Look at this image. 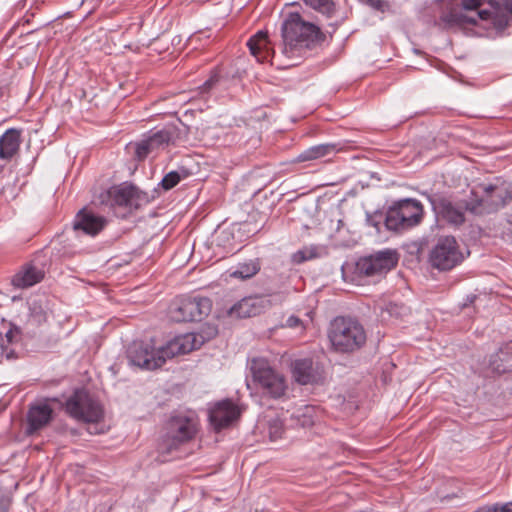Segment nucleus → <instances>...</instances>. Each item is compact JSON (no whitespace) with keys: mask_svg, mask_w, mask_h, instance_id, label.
I'll use <instances>...</instances> for the list:
<instances>
[{"mask_svg":"<svg viewBox=\"0 0 512 512\" xmlns=\"http://www.w3.org/2000/svg\"><path fill=\"white\" fill-rule=\"evenodd\" d=\"M43 277V270L33 265H27L13 276L12 285L17 288H28L39 283Z\"/></svg>","mask_w":512,"mask_h":512,"instance_id":"4be33fe9","label":"nucleus"},{"mask_svg":"<svg viewBox=\"0 0 512 512\" xmlns=\"http://www.w3.org/2000/svg\"><path fill=\"white\" fill-rule=\"evenodd\" d=\"M507 9L512 13V0L506 1Z\"/></svg>","mask_w":512,"mask_h":512,"instance_id":"a18cd8bd","label":"nucleus"},{"mask_svg":"<svg viewBox=\"0 0 512 512\" xmlns=\"http://www.w3.org/2000/svg\"><path fill=\"white\" fill-rule=\"evenodd\" d=\"M346 18H347V16L340 17V19L336 21L335 25L337 26V25L341 24Z\"/></svg>","mask_w":512,"mask_h":512,"instance_id":"49530a36","label":"nucleus"},{"mask_svg":"<svg viewBox=\"0 0 512 512\" xmlns=\"http://www.w3.org/2000/svg\"><path fill=\"white\" fill-rule=\"evenodd\" d=\"M425 195L438 218L456 226L461 225L464 222L465 217L461 207L454 205L444 197L438 195Z\"/></svg>","mask_w":512,"mask_h":512,"instance_id":"f8f14e48","label":"nucleus"},{"mask_svg":"<svg viewBox=\"0 0 512 512\" xmlns=\"http://www.w3.org/2000/svg\"><path fill=\"white\" fill-rule=\"evenodd\" d=\"M484 3V0H462L461 6L467 12H475Z\"/></svg>","mask_w":512,"mask_h":512,"instance_id":"58836bf2","label":"nucleus"},{"mask_svg":"<svg viewBox=\"0 0 512 512\" xmlns=\"http://www.w3.org/2000/svg\"><path fill=\"white\" fill-rule=\"evenodd\" d=\"M166 430L161 448L169 452L178 445L191 440L197 431V427L195 420L177 416L168 422Z\"/></svg>","mask_w":512,"mask_h":512,"instance_id":"9d476101","label":"nucleus"},{"mask_svg":"<svg viewBox=\"0 0 512 512\" xmlns=\"http://www.w3.org/2000/svg\"><path fill=\"white\" fill-rule=\"evenodd\" d=\"M338 151L337 146L332 143L312 146L297 156L298 162L312 161L328 157Z\"/></svg>","mask_w":512,"mask_h":512,"instance_id":"393cba45","label":"nucleus"},{"mask_svg":"<svg viewBox=\"0 0 512 512\" xmlns=\"http://www.w3.org/2000/svg\"><path fill=\"white\" fill-rule=\"evenodd\" d=\"M282 53L287 58L300 56L303 49H310L324 40V35L315 24L305 21L299 13H289L281 27Z\"/></svg>","mask_w":512,"mask_h":512,"instance_id":"f03ea898","label":"nucleus"},{"mask_svg":"<svg viewBox=\"0 0 512 512\" xmlns=\"http://www.w3.org/2000/svg\"><path fill=\"white\" fill-rule=\"evenodd\" d=\"M153 152L168 146L173 141V133L170 130H160L145 139Z\"/></svg>","mask_w":512,"mask_h":512,"instance_id":"bb28decb","label":"nucleus"},{"mask_svg":"<svg viewBox=\"0 0 512 512\" xmlns=\"http://www.w3.org/2000/svg\"><path fill=\"white\" fill-rule=\"evenodd\" d=\"M474 512H497V510H496V507L494 504V505H487V506L480 507L477 510H475Z\"/></svg>","mask_w":512,"mask_h":512,"instance_id":"37998d69","label":"nucleus"},{"mask_svg":"<svg viewBox=\"0 0 512 512\" xmlns=\"http://www.w3.org/2000/svg\"><path fill=\"white\" fill-rule=\"evenodd\" d=\"M209 329V335H214L216 333L214 328H208Z\"/></svg>","mask_w":512,"mask_h":512,"instance_id":"de8ad7c7","label":"nucleus"},{"mask_svg":"<svg viewBox=\"0 0 512 512\" xmlns=\"http://www.w3.org/2000/svg\"><path fill=\"white\" fill-rule=\"evenodd\" d=\"M66 412L84 422H98L103 416L101 405L83 389L76 390L66 401Z\"/></svg>","mask_w":512,"mask_h":512,"instance_id":"6e6552de","label":"nucleus"},{"mask_svg":"<svg viewBox=\"0 0 512 512\" xmlns=\"http://www.w3.org/2000/svg\"><path fill=\"white\" fill-rule=\"evenodd\" d=\"M269 307V301L265 297H246L229 309V315L236 318L254 317Z\"/></svg>","mask_w":512,"mask_h":512,"instance_id":"4468645a","label":"nucleus"},{"mask_svg":"<svg viewBox=\"0 0 512 512\" xmlns=\"http://www.w3.org/2000/svg\"><path fill=\"white\" fill-rule=\"evenodd\" d=\"M491 17V12L488 10L476 11L473 15L467 11L452 9L441 17V21L445 27H467L476 25L479 20H487Z\"/></svg>","mask_w":512,"mask_h":512,"instance_id":"ddd939ff","label":"nucleus"},{"mask_svg":"<svg viewBox=\"0 0 512 512\" xmlns=\"http://www.w3.org/2000/svg\"><path fill=\"white\" fill-rule=\"evenodd\" d=\"M490 367L493 372L505 373L512 369V351L510 348H501L490 358Z\"/></svg>","mask_w":512,"mask_h":512,"instance_id":"a878e982","label":"nucleus"},{"mask_svg":"<svg viewBox=\"0 0 512 512\" xmlns=\"http://www.w3.org/2000/svg\"><path fill=\"white\" fill-rule=\"evenodd\" d=\"M367 223L371 226H374V227H377V224L376 222L373 221L372 217L371 216H368L367 217Z\"/></svg>","mask_w":512,"mask_h":512,"instance_id":"c03bdc74","label":"nucleus"},{"mask_svg":"<svg viewBox=\"0 0 512 512\" xmlns=\"http://www.w3.org/2000/svg\"><path fill=\"white\" fill-rule=\"evenodd\" d=\"M9 505V498L0 493V512H7L9 509Z\"/></svg>","mask_w":512,"mask_h":512,"instance_id":"ea45409f","label":"nucleus"},{"mask_svg":"<svg viewBox=\"0 0 512 512\" xmlns=\"http://www.w3.org/2000/svg\"><path fill=\"white\" fill-rule=\"evenodd\" d=\"M259 269L260 267L257 262L250 261L248 263H243L239 265V267L231 273V276L234 278L245 280L257 274Z\"/></svg>","mask_w":512,"mask_h":512,"instance_id":"2f4dec72","label":"nucleus"},{"mask_svg":"<svg viewBox=\"0 0 512 512\" xmlns=\"http://www.w3.org/2000/svg\"><path fill=\"white\" fill-rule=\"evenodd\" d=\"M385 225L387 229L393 231H401L408 229V227H406L405 221L402 218L401 213L399 212L395 204L387 212L385 218Z\"/></svg>","mask_w":512,"mask_h":512,"instance_id":"c85d7f7f","label":"nucleus"},{"mask_svg":"<svg viewBox=\"0 0 512 512\" xmlns=\"http://www.w3.org/2000/svg\"><path fill=\"white\" fill-rule=\"evenodd\" d=\"M204 342L205 337L201 333L176 336L157 349L152 341H133L128 346L127 359L133 366L153 370L161 367L169 358L200 348Z\"/></svg>","mask_w":512,"mask_h":512,"instance_id":"f257e3e1","label":"nucleus"},{"mask_svg":"<svg viewBox=\"0 0 512 512\" xmlns=\"http://www.w3.org/2000/svg\"><path fill=\"white\" fill-rule=\"evenodd\" d=\"M106 220L85 209L81 210L75 217L73 227L75 230H82L87 235L98 234L105 226Z\"/></svg>","mask_w":512,"mask_h":512,"instance_id":"f3484780","label":"nucleus"},{"mask_svg":"<svg viewBox=\"0 0 512 512\" xmlns=\"http://www.w3.org/2000/svg\"><path fill=\"white\" fill-rule=\"evenodd\" d=\"M30 321L41 324L47 320V309L42 300H33L29 303Z\"/></svg>","mask_w":512,"mask_h":512,"instance_id":"7c9ffc66","label":"nucleus"},{"mask_svg":"<svg viewBox=\"0 0 512 512\" xmlns=\"http://www.w3.org/2000/svg\"><path fill=\"white\" fill-rule=\"evenodd\" d=\"M512 198L509 186L497 180L483 186V195L479 199L469 201L466 208L474 214H489L503 208Z\"/></svg>","mask_w":512,"mask_h":512,"instance_id":"39448f33","label":"nucleus"},{"mask_svg":"<svg viewBox=\"0 0 512 512\" xmlns=\"http://www.w3.org/2000/svg\"><path fill=\"white\" fill-rule=\"evenodd\" d=\"M212 302L206 297L176 299L169 307V317L174 322L200 321L208 316Z\"/></svg>","mask_w":512,"mask_h":512,"instance_id":"423d86ee","label":"nucleus"},{"mask_svg":"<svg viewBox=\"0 0 512 512\" xmlns=\"http://www.w3.org/2000/svg\"><path fill=\"white\" fill-rule=\"evenodd\" d=\"M397 209L406 223V227L411 228L418 225L423 218V206L416 199H403L395 203Z\"/></svg>","mask_w":512,"mask_h":512,"instance_id":"6ab92c4d","label":"nucleus"},{"mask_svg":"<svg viewBox=\"0 0 512 512\" xmlns=\"http://www.w3.org/2000/svg\"><path fill=\"white\" fill-rule=\"evenodd\" d=\"M253 381L262 395L273 399L283 397L287 383L282 374L274 370L264 358H254L251 361Z\"/></svg>","mask_w":512,"mask_h":512,"instance_id":"20e7f679","label":"nucleus"},{"mask_svg":"<svg viewBox=\"0 0 512 512\" xmlns=\"http://www.w3.org/2000/svg\"><path fill=\"white\" fill-rule=\"evenodd\" d=\"M464 259L463 253L453 236L440 237L429 254L432 267L448 271L459 265Z\"/></svg>","mask_w":512,"mask_h":512,"instance_id":"0eeeda50","label":"nucleus"},{"mask_svg":"<svg viewBox=\"0 0 512 512\" xmlns=\"http://www.w3.org/2000/svg\"><path fill=\"white\" fill-rule=\"evenodd\" d=\"M20 131L14 128L6 130L0 137V159L11 160L20 148Z\"/></svg>","mask_w":512,"mask_h":512,"instance_id":"412c9836","label":"nucleus"},{"mask_svg":"<svg viewBox=\"0 0 512 512\" xmlns=\"http://www.w3.org/2000/svg\"><path fill=\"white\" fill-rule=\"evenodd\" d=\"M268 35L264 31L257 32L254 36H252L248 42L247 46L251 52V54L259 61L264 62L268 60L272 49L269 46Z\"/></svg>","mask_w":512,"mask_h":512,"instance_id":"5701e85b","label":"nucleus"},{"mask_svg":"<svg viewBox=\"0 0 512 512\" xmlns=\"http://www.w3.org/2000/svg\"><path fill=\"white\" fill-rule=\"evenodd\" d=\"M20 338V329L10 324L9 329L0 339V363H2L3 360H14L17 357L16 347L20 342Z\"/></svg>","mask_w":512,"mask_h":512,"instance_id":"aec40b11","label":"nucleus"},{"mask_svg":"<svg viewBox=\"0 0 512 512\" xmlns=\"http://www.w3.org/2000/svg\"><path fill=\"white\" fill-rule=\"evenodd\" d=\"M359 2H362L374 10L385 12L389 9V4L384 0H358Z\"/></svg>","mask_w":512,"mask_h":512,"instance_id":"4c0bfd02","label":"nucleus"},{"mask_svg":"<svg viewBox=\"0 0 512 512\" xmlns=\"http://www.w3.org/2000/svg\"><path fill=\"white\" fill-rule=\"evenodd\" d=\"M291 420L295 426L310 428L319 421V411L315 406L305 405L291 415Z\"/></svg>","mask_w":512,"mask_h":512,"instance_id":"b1692460","label":"nucleus"},{"mask_svg":"<svg viewBox=\"0 0 512 512\" xmlns=\"http://www.w3.org/2000/svg\"><path fill=\"white\" fill-rule=\"evenodd\" d=\"M292 374L295 380L302 385L316 383L322 378V371L314 365L312 359H297L292 363Z\"/></svg>","mask_w":512,"mask_h":512,"instance_id":"2eb2a0df","label":"nucleus"},{"mask_svg":"<svg viewBox=\"0 0 512 512\" xmlns=\"http://www.w3.org/2000/svg\"><path fill=\"white\" fill-rule=\"evenodd\" d=\"M219 81V77H218V74L217 73H213L209 79H207L203 85H201L198 90H199V94H201L202 96H205L207 95L215 86L216 84L218 83Z\"/></svg>","mask_w":512,"mask_h":512,"instance_id":"e433bc0d","label":"nucleus"},{"mask_svg":"<svg viewBox=\"0 0 512 512\" xmlns=\"http://www.w3.org/2000/svg\"><path fill=\"white\" fill-rule=\"evenodd\" d=\"M53 410L45 403L36 404L30 407L27 420V433L32 434L46 426L52 418Z\"/></svg>","mask_w":512,"mask_h":512,"instance_id":"a211bd4d","label":"nucleus"},{"mask_svg":"<svg viewBox=\"0 0 512 512\" xmlns=\"http://www.w3.org/2000/svg\"><path fill=\"white\" fill-rule=\"evenodd\" d=\"M300 319L298 317H295V316H290L288 319H287V326L289 327H297L299 324H300Z\"/></svg>","mask_w":512,"mask_h":512,"instance_id":"79ce46f5","label":"nucleus"},{"mask_svg":"<svg viewBox=\"0 0 512 512\" xmlns=\"http://www.w3.org/2000/svg\"><path fill=\"white\" fill-rule=\"evenodd\" d=\"M328 338L334 351L352 353L366 342V332L362 324L350 317H336L331 323Z\"/></svg>","mask_w":512,"mask_h":512,"instance_id":"7ed1b4c3","label":"nucleus"},{"mask_svg":"<svg viewBox=\"0 0 512 512\" xmlns=\"http://www.w3.org/2000/svg\"><path fill=\"white\" fill-rule=\"evenodd\" d=\"M306 6L321 13L327 18L336 14V6L333 0H302Z\"/></svg>","mask_w":512,"mask_h":512,"instance_id":"cd10ccee","label":"nucleus"},{"mask_svg":"<svg viewBox=\"0 0 512 512\" xmlns=\"http://www.w3.org/2000/svg\"><path fill=\"white\" fill-rule=\"evenodd\" d=\"M239 407L231 400H222L209 410V420L216 431L227 428L240 417Z\"/></svg>","mask_w":512,"mask_h":512,"instance_id":"9b49d317","label":"nucleus"},{"mask_svg":"<svg viewBox=\"0 0 512 512\" xmlns=\"http://www.w3.org/2000/svg\"><path fill=\"white\" fill-rule=\"evenodd\" d=\"M151 153H153V149L148 146L145 139L135 144V155L138 160L145 159Z\"/></svg>","mask_w":512,"mask_h":512,"instance_id":"c9c22d12","label":"nucleus"},{"mask_svg":"<svg viewBox=\"0 0 512 512\" xmlns=\"http://www.w3.org/2000/svg\"><path fill=\"white\" fill-rule=\"evenodd\" d=\"M322 252H323V249L318 246H315V245L307 246V247H304V248L296 251L292 255V261L295 264H301L305 261L321 257Z\"/></svg>","mask_w":512,"mask_h":512,"instance_id":"c756f323","label":"nucleus"},{"mask_svg":"<svg viewBox=\"0 0 512 512\" xmlns=\"http://www.w3.org/2000/svg\"><path fill=\"white\" fill-rule=\"evenodd\" d=\"M398 262L395 251L383 250L360 258L356 262L355 271L360 276H382L393 269Z\"/></svg>","mask_w":512,"mask_h":512,"instance_id":"1a4fd4ad","label":"nucleus"},{"mask_svg":"<svg viewBox=\"0 0 512 512\" xmlns=\"http://www.w3.org/2000/svg\"><path fill=\"white\" fill-rule=\"evenodd\" d=\"M114 202L120 206L138 208L147 201L146 194L133 185H121L113 192Z\"/></svg>","mask_w":512,"mask_h":512,"instance_id":"dca6fc26","label":"nucleus"},{"mask_svg":"<svg viewBox=\"0 0 512 512\" xmlns=\"http://www.w3.org/2000/svg\"><path fill=\"white\" fill-rule=\"evenodd\" d=\"M186 176L187 174L185 171H183L182 174H180L178 171H171L163 177L160 185L164 190H170Z\"/></svg>","mask_w":512,"mask_h":512,"instance_id":"f704fd0d","label":"nucleus"},{"mask_svg":"<svg viewBox=\"0 0 512 512\" xmlns=\"http://www.w3.org/2000/svg\"><path fill=\"white\" fill-rule=\"evenodd\" d=\"M284 433L283 421L278 417H273L267 421V434L271 441L282 438Z\"/></svg>","mask_w":512,"mask_h":512,"instance_id":"72a5a7b5","label":"nucleus"},{"mask_svg":"<svg viewBox=\"0 0 512 512\" xmlns=\"http://www.w3.org/2000/svg\"><path fill=\"white\" fill-rule=\"evenodd\" d=\"M215 241L218 246L223 247L227 252H233L236 250L234 244V236L231 230L221 229L216 232Z\"/></svg>","mask_w":512,"mask_h":512,"instance_id":"473e14b6","label":"nucleus"},{"mask_svg":"<svg viewBox=\"0 0 512 512\" xmlns=\"http://www.w3.org/2000/svg\"><path fill=\"white\" fill-rule=\"evenodd\" d=\"M497 512H512V502L505 504H495Z\"/></svg>","mask_w":512,"mask_h":512,"instance_id":"a19ab883","label":"nucleus"}]
</instances>
